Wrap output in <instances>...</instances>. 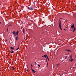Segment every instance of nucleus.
<instances>
[{
  "label": "nucleus",
  "mask_w": 76,
  "mask_h": 76,
  "mask_svg": "<svg viewBox=\"0 0 76 76\" xmlns=\"http://www.w3.org/2000/svg\"><path fill=\"white\" fill-rule=\"evenodd\" d=\"M12 34H13V35H15V34H16V32L15 31H14L13 32H12Z\"/></svg>",
  "instance_id": "11"
},
{
  "label": "nucleus",
  "mask_w": 76,
  "mask_h": 76,
  "mask_svg": "<svg viewBox=\"0 0 76 76\" xmlns=\"http://www.w3.org/2000/svg\"><path fill=\"white\" fill-rule=\"evenodd\" d=\"M65 51H67V52H72V51L70 50H65Z\"/></svg>",
  "instance_id": "7"
},
{
  "label": "nucleus",
  "mask_w": 76,
  "mask_h": 76,
  "mask_svg": "<svg viewBox=\"0 0 76 76\" xmlns=\"http://www.w3.org/2000/svg\"><path fill=\"white\" fill-rule=\"evenodd\" d=\"M12 69L13 70H15V69L13 67H12Z\"/></svg>",
  "instance_id": "15"
},
{
  "label": "nucleus",
  "mask_w": 76,
  "mask_h": 76,
  "mask_svg": "<svg viewBox=\"0 0 76 76\" xmlns=\"http://www.w3.org/2000/svg\"><path fill=\"white\" fill-rule=\"evenodd\" d=\"M58 25L59 26V27L61 29V30H62V29L61 28V21H59V23H58Z\"/></svg>",
  "instance_id": "3"
},
{
  "label": "nucleus",
  "mask_w": 76,
  "mask_h": 76,
  "mask_svg": "<svg viewBox=\"0 0 76 76\" xmlns=\"http://www.w3.org/2000/svg\"><path fill=\"white\" fill-rule=\"evenodd\" d=\"M1 24V22H0V24Z\"/></svg>",
  "instance_id": "31"
},
{
  "label": "nucleus",
  "mask_w": 76,
  "mask_h": 76,
  "mask_svg": "<svg viewBox=\"0 0 76 76\" xmlns=\"http://www.w3.org/2000/svg\"><path fill=\"white\" fill-rule=\"evenodd\" d=\"M31 66L33 67V65H32V64H31Z\"/></svg>",
  "instance_id": "28"
},
{
  "label": "nucleus",
  "mask_w": 76,
  "mask_h": 76,
  "mask_svg": "<svg viewBox=\"0 0 76 76\" xmlns=\"http://www.w3.org/2000/svg\"><path fill=\"white\" fill-rule=\"evenodd\" d=\"M15 36H16V34H15L14 35Z\"/></svg>",
  "instance_id": "25"
},
{
  "label": "nucleus",
  "mask_w": 76,
  "mask_h": 76,
  "mask_svg": "<svg viewBox=\"0 0 76 76\" xmlns=\"http://www.w3.org/2000/svg\"><path fill=\"white\" fill-rule=\"evenodd\" d=\"M18 33H19V31H17L16 32V34L17 36H18Z\"/></svg>",
  "instance_id": "9"
},
{
  "label": "nucleus",
  "mask_w": 76,
  "mask_h": 76,
  "mask_svg": "<svg viewBox=\"0 0 76 76\" xmlns=\"http://www.w3.org/2000/svg\"><path fill=\"white\" fill-rule=\"evenodd\" d=\"M28 10H34V8L33 7H30L29 8V7H28Z\"/></svg>",
  "instance_id": "4"
},
{
  "label": "nucleus",
  "mask_w": 76,
  "mask_h": 76,
  "mask_svg": "<svg viewBox=\"0 0 76 76\" xmlns=\"http://www.w3.org/2000/svg\"><path fill=\"white\" fill-rule=\"evenodd\" d=\"M34 64H36V62H34Z\"/></svg>",
  "instance_id": "26"
},
{
  "label": "nucleus",
  "mask_w": 76,
  "mask_h": 76,
  "mask_svg": "<svg viewBox=\"0 0 76 76\" xmlns=\"http://www.w3.org/2000/svg\"><path fill=\"white\" fill-rule=\"evenodd\" d=\"M67 58V56H66L65 57V58L66 59Z\"/></svg>",
  "instance_id": "20"
},
{
  "label": "nucleus",
  "mask_w": 76,
  "mask_h": 76,
  "mask_svg": "<svg viewBox=\"0 0 76 76\" xmlns=\"http://www.w3.org/2000/svg\"><path fill=\"white\" fill-rule=\"evenodd\" d=\"M69 53H68V54H69Z\"/></svg>",
  "instance_id": "32"
},
{
  "label": "nucleus",
  "mask_w": 76,
  "mask_h": 76,
  "mask_svg": "<svg viewBox=\"0 0 76 76\" xmlns=\"http://www.w3.org/2000/svg\"><path fill=\"white\" fill-rule=\"evenodd\" d=\"M31 67V70H32V71L33 72L35 73V72H36V71H34V70L32 69V68Z\"/></svg>",
  "instance_id": "6"
},
{
  "label": "nucleus",
  "mask_w": 76,
  "mask_h": 76,
  "mask_svg": "<svg viewBox=\"0 0 76 76\" xmlns=\"http://www.w3.org/2000/svg\"><path fill=\"white\" fill-rule=\"evenodd\" d=\"M15 39H16V42L18 40V36H17V37H15Z\"/></svg>",
  "instance_id": "5"
},
{
  "label": "nucleus",
  "mask_w": 76,
  "mask_h": 76,
  "mask_svg": "<svg viewBox=\"0 0 76 76\" xmlns=\"http://www.w3.org/2000/svg\"><path fill=\"white\" fill-rule=\"evenodd\" d=\"M12 26V25H9L8 26Z\"/></svg>",
  "instance_id": "24"
},
{
  "label": "nucleus",
  "mask_w": 76,
  "mask_h": 76,
  "mask_svg": "<svg viewBox=\"0 0 76 76\" xmlns=\"http://www.w3.org/2000/svg\"><path fill=\"white\" fill-rule=\"evenodd\" d=\"M48 56L46 55H44L43 57H45L46 58H47V57Z\"/></svg>",
  "instance_id": "10"
},
{
  "label": "nucleus",
  "mask_w": 76,
  "mask_h": 76,
  "mask_svg": "<svg viewBox=\"0 0 76 76\" xmlns=\"http://www.w3.org/2000/svg\"><path fill=\"white\" fill-rule=\"evenodd\" d=\"M26 71H28V69H27V70H26Z\"/></svg>",
  "instance_id": "29"
},
{
  "label": "nucleus",
  "mask_w": 76,
  "mask_h": 76,
  "mask_svg": "<svg viewBox=\"0 0 76 76\" xmlns=\"http://www.w3.org/2000/svg\"><path fill=\"white\" fill-rule=\"evenodd\" d=\"M37 65H38L39 67H40V65H39V64H37Z\"/></svg>",
  "instance_id": "21"
},
{
  "label": "nucleus",
  "mask_w": 76,
  "mask_h": 76,
  "mask_svg": "<svg viewBox=\"0 0 76 76\" xmlns=\"http://www.w3.org/2000/svg\"><path fill=\"white\" fill-rule=\"evenodd\" d=\"M74 27H75V26L74 25V24L73 23L72 25L71 26V28H72L73 30V32H74V31H75V30H76V28L75 27L74 28Z\"/></svg>",
  "instance_id": "1"
},
{
  "label": "nucleus",
  "mask_w": 76,
  "mask_h": 76,
  "mask_svg": "<svg viewBox=\"0 0 76 76\" xmlns=\"http://www.w3.org/2000/svg\"><path fill=\"white\" fill-rule=\"evenodd\" d=\"M58 25L59 26V27L61 29V30H62V29L61 28V21H59V23H58Z\"/></svg>",
  "instance_id": "2"
},
{
  "label": "nucleus",
  "mask_w": 76,
  "mask_h": 76,
  "mask_svg": "<svg viewBox=\"0 0 76 76\" xmlns=\"http://www.w3.org/2000/svg\"><path fill=\"white\" fill-rule=\"evenodd\" d=\"M8 28H7V32H8Z\"/></svg>",
  "instance_id": "23"
},
{
  "label": "nucleus",
  "mask_w": 76,
  "mask_h": 76,
  "mask_svg": "<svg viewBox=\"0 0 76 76\" xmlns=\"http://www.w3.org/2000/svg\"><path fill=\"white\" fill-rule=\"evenodd\" d=\"M64 30L65 31H67L66 30V29H64Z\"/></svg>",
  "instance_id": "27"
},
{
  "label": "nucleus",
  "mask_w": 76,
  "mask_h": 76,
  "mask_svg": "<svg viewBox=\"0 0 76 76\" xmlns=\"http://www.w3.org/2000/svg\"><path fill=\"white\" fill-rule=\"evenodd\" d=\"M19 48H20V47H18V48L16 50H19Z\"/></svg>",
  "instance_id": "17"
},
{
  "label": "nucleus",
  "mask_w": 76,
  "mask_h": 76,
  "mask_svg": "<svg viewBox=\"0 0 76 76\" xmlns=\"http://www.w3.org/2000/svg\"><path fill=\"white\" fill-rule=\"evenodd\" d=\"M61 19H62V18H60L59 21H60V20H61Z\"/></svg>",
  "instance_id": "22"
},
{
  "label": "nucleus",
  "mask_w": 76,
  "mask_h": 76,
  "mask_svg": "<svg viewBox=\"0 0 76 76\" xmlns=\"http://www.w3.org/2000/svg\"><path fill=\"white\" fill-rule=\"evenodd\" d=\"M60 65V64L59 63L57 64V66H59V65Z\"/></svg>",
  "instance_id": "18"
},
{
  "label": "nucleus",
  "mask_w": 76,
  "mask_h": 76,
  "mask_svg": "<svg viewBox=\"0 0 76 76\" xmlns=\"http://www.w3.org/2000/svg\"><path fill=\"white\" fill-rule=\"evenodd\" d=\"M10 48L12 50H13L14 49V48L13 47H10Z\"/></svg>",
  "instance_id": "13"
},
{
  "label": "nucleus",
  "mask_w": 76,
  "mask_h": 76,
  "mask_svg": "<svg viewBox=\"0 0 76 76\" xmlns=\"http://www.w3.org/2000/svg\"><path fill=\"white\" fill-rule=\"evenodd\" d=\"M14 53V51H13L12 50H11L10 51V53Z\"/></svg>",
  "instance_id": "16"
},
{
  "label": "nucleus",
  "mask_w": 76,
  "mask_h": 76,
  "mask_svg": "<svg viewBox=\"0 0 76 76\" xmlns=\"http://www.w3.org/2000/svg\"><path fill=\"white\" fill-rule=\"evenodd\" d=\"M23 33H25V28H23Z\"/></svg>",
  "instance_id": "12"
},
{
  "label": "nucleus",
  "mask_w": 76,
  "mask_h": 76,
  "mask_svg": "<svg viewBox=\"0 0 76 76\" xmlns=\"http://www.w3.org/2000/svg\"><path fill=\"white\" fill-rule=\"evenodd\" d=\"M46 58H47L48 59V61H49V58L48 57V56L46 57Z\"/></svg>",
  "instance_id": "19"
},
{
  "label": "nucleus",
  "mask_w": 76,
  "mask_h": 76,
  "mask_svg": "<svg viewBox=\"0 0 76 76\" xmlns=\"http://www.w3.org/2000/svg\"><path fill=\"white\" fill-rule=\"evenodd\" d=\"M69 53H68V54H69Z\"/></svg>",
  "instance_id": "33"
},
{
  "label": "nucleus",
  "mask_w": 76,
  "mask_h": 76,
  "mask_svg": "<svg viewBox=\"0 0 76 76\" xmlns=\"http://www.w3.org/2000/svg\"><path fill=\"white\" fill-rule=\"evenodd\" d=\"M70 59H72V55H71L70 56Z\"/></svg>",
  "instance_id": "8"
},
{
  "label": "nucleus",
  "mask_w": 76,
  "mask_h": 76,
  "mask_svg": "<svg viewBox=\"0 0 76 76\" xmlns=\"http://www.w3.org/2000/svg\"><path fill=\"white\" fill-rule=\"evenodd\" d=\"M47 65L48 66V63H47Z\"/></svg>",
  "instance_id": "30"
},
{
  "label": "nucleus",
  "mask_w": 76,
  "mask_h": 76,
  "mask_svg": "<svg viewBox=\"0 0 76 76\" xmlns=\"http://www.w3.org/2000/svg\"><path fill=\"white\" fill-rule=\"evenodd\" d=\"M73 59H69V60L71 62L73 61Z\"/></svg>",
  "instance_id": "14"
}]
</instances>
